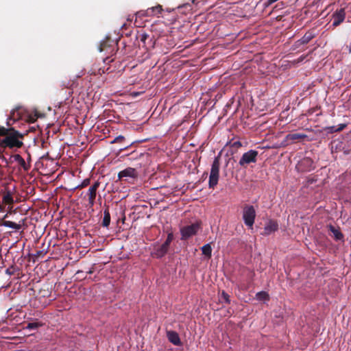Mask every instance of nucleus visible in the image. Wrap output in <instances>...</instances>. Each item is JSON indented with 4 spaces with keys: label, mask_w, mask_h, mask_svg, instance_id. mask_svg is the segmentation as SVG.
<instances>
[{
    "label": "nucleus",
    "mask_w": 351,
    "mask_h": 351,
    "mask_svg": "<svg viewBox=\"0 0 351 351\" xmlns=\"http://www.w3.org/2000/svg\"><path fill=\"white\" fill-rule=\"evenodd\" d=\"M24 134L16 130L13 128H10V132L0 142V146L3 148H21L23 145L22 139Z\"/></svg>",
    "instance_id": "obj_1"
},
{
    "label": "nucleus",
    "mask_w": 351,
    "mask_h": 351,
    "mask_svg": "<svg viewBox=\"0 0 351 351\" xmlns=\"http://www.w3.org/2000/svg\"><path fill=\"white\" fill-rule=\"evenodd\" d=\"M220 154L215 157L211 165L210 173L208 180L210 189H214L218 184L219 178Z\"/></svg>",
    "instance_id": "obj_2"
},
{
    "label": "nucleus",
    "mask_w": 351,
    "mask_h": 351,
    "mask_svg": "<svg viewBox=\"0 0 351 351\" xmlns=\"http://www.w3.org/2000/svg\"><path fill=\"white\" fill-rule=\"evenodd\" d=\"M256 210L252 205L245 204L243 208V219L245 226L252 228L256 218Z\"/></svg>",
    "instance_id": "obj_3"
},
{
    "label": "nucleus",
    "mask_w": 351,
    "mask_h": 351,
    "mask_svg": "<svg viewBox=\"0 0 351 351\" xmlns=\"http://www.w3.org/2000/svg\"><path fill=\"white\" fill-rule=\"evenodd\" d=\"M258 152L254 149H250L244 153L239 161V165L241 167L246 169L247 166L252 163H256Z\"/></svg>",
    "instance_id": "obj_4"
},
{
    "label": "nucleus",
    "mask_w": 351,
    "mask_h": 351,
    "mask_svg": "<svg viewBox=\"0 0 351 351\" xmlns=\"http://www.w3.org/2000/svg\"><path fill=\"white\" fill-rule=\"evenodd\" d=\"M200 226L197 223H193L189 226H184L181 228V239L182 240H187L190 237L195 235L199 230Z\"/></svg>",
    "instance_id": "obj_5"
},
{
    "label": "nucleus",
    "mask_w": 351,
    "mask_h": 351,
    "mask_svg": "<svg viewBox=\"0 0 351 351\" xmlns=\"http://www.w3.org/2000/svg\"><path fill=\"white\" fill-rule=\"evenodd\" d=\"M115 50H117V43L109 38H106L100 44V51H106L108 54L112 56L115 53Z\"/></svg>",
    "instance_id": "obj_6"
},
{
    "label": "nucleus",
    "mask_w": 351,
    "mask_h": 351,
    "mask_svg": "<svg viewBox=\"0 0 351 351\" xmlns=\"http://www.w3.org/2000/svg\"><path fill=\"white\" fill-rule=\"evenodd\" d=\"M100 182L99 181L95 182L92 186L88 189L86 195L88 196V206L92 208L95 202V198L97 196V191L98 188L99 187Z\"/></svg>",
    "instance_id": "obj_7"
},
{
    "label": "nucleus",
    "mask_w": 351,
    "mask_h": 351,
    "mask_svg": "<svg viewBox=\"0 0 351 351\" xmlns=\"http://www.w3.org/2000/svg\"><path fill=\"white\" fill-rule=\"evenodd\" d=\"M332 26L337 27L346 18V12L343 8H341L339 10H336L332 14Z\"/></svg>",
    "instance_id": "obj_8"
},
{
    "label": "nucleus",
    "mask_w": 351,
    "mask_h": 351,
    "mask_svg": "<svg viewBox=\"0 0 351 351\" xmlns=\"http://www.w3.org/2000/svg\"><path fill=\"white\" fill-rule=\"evenodd\" d=\"M2 204L12 206L14 204L13 193L7 189H1Z\"/></svg>",
    "instance_id": "obj_9"
},
{
    "label": "nucleus",
    "mask_w": 351,
    "mask_h": 351,
    "mask_svg": "<svg viewBox=\"0 0 351 351\" xmlns=\"http://www.w3.org/2000/svg\"><path fill=\"white\" fill-rule=\"evenodd\" d=\"M278 224L277 221L270 219L264 228V232L262 233L263 235H269L272 232L278 230Z\"/></svg>",
    "instance_id": "obj_10"
},
{
    "label": "nucleus",
    "mask_w": 351,
    "mask_h": 351,
    "mask_svg": "<svg viewBox=\"0 0 351 351\" xmlns=\"http://www.w3.org/2000/svg\"><path fill=\"white\" fill-rule=\"evenodd\" d=\"M330 235L333 237L336 241H341L343 239V234L341 233L339 228L330 224L328 226Z\"/></svg>",
    "instance_id": "obj_11"
},
{
    "label": "nucleus",
    "mask_w": 351,
    "mask_h": 351,
    "mask_svg": "<svg viewBox=\"0 0 351 351\" xmlns=\"http://www.w3.org/2000/svg\"><path fill=\"white\" fill-rule=\"evenodd\" d=\"M134 178L136 177V171L135 169L132 167L126 168L125 169L120 171L118 174V178L119 180H122L123 178Z\"/></svg>",
    "instance_id": "obj_12"
},
{
    "label": "nucleus",
    "mask_w": 351,
    "mask_h": 351,
    "mask_svg": "<svg viewBox=\"0 0 351 351\" xmlns=\"http://www.w3.org/2000/svg\"><path fill=\"white\" fill-rule=\"evenodd\" d=\"M167 337L168 340L175 346H180L181 341L180 337L176 331L169 330L167 332Z\"/></svg>",
    "instance_id": "obj_13"
},
{
    "label": "nucleus",
    "mask_w": 351,
    "mask_h": 351,
    "mask_svg": "<svg viewBox=\"0 0 351 351\" xmlns=\"http://www.w3.org/2000/svg\"><path fill=\"white\" fill-rule=\"evenodd\" d=\"M307 136L304 134L300 133H289L285 136L286 141H291L292 143L302 141L306 138Z\"/></svg>",
    "instance_id": "obj_14"
},
{
    "label": "nucleus",
    "mask_w": 351,
    "mask_h": 351,
    "mask_svg": "<svg viewBox=\"0 0 351 351\" xmlns=\"http://www.w3.org/2000/svg\"><path fill=\"white\" fill-rule=\"evenodd\" d=\"M168 250L169 248L167 247L162 244L155 249L154 252L152 253V256L157 258H162L167 253Z\"/></svg>",
    "instance_id": "obj_15"
},
{
    "label": "nucleus",
    "mask_w": 351,
    "mask_h": 351,
    "mask_svg": "<svg viewBox=\"0 0 351 351\" xmlns=\"http://www.w3.org/2000/svg\"><path fill=\"white\" fill-rule=\"evenodd\" d=\"M13 158L16 162L19 163V165L25 170L28 171L30 168V165L27 164L25 160L22 158V156L19 154H14Z\"/></svg>",
    "instance_id": "obj_16"
},
{
    "label": "nucleus",
    "mask_w": 351,
    "mask_h": 351,
    "mask_svg": "<svg viewBox=\"0 0 351 351\" xmlns=\"http://www.w3.org/2000/svg\"><path fill=\"white\" fill-rule=\"evenodd\" d=\"M346 127V124L341 123L337 126H328L324 128L328 133H334L342 131Z\"/></svg>",
    "instance_id": "obj_17"
},
{
    "label": "nucleus",
    "mask_w": 351,
    "mask_h": 351,
    "mask_svg": "<svg viewBox=\"0 0 351 351\" xmlns=\"http://www.w3.org/2000/svg\"><path fill=\"white\" fill-rule=\"evenodd\" d=\"M110 223V214L109 212V207L106 206V208L104 210V218L102 221V226L108 227Z\"/></svg>",
    "instance_id": "obj_18"
},
{
    "label": "nucleus",
    "mask_w": 351,
    "mask_h": 351,
    "mask_svg": "<svg viewBox=\"0 0 351 351\" xmlns=\"http://www.w3.org/2000/svg\"><path fill=\"white\" fill-rule=\"evenodd\" d=\"M315 37V34L313 31H308L300 38V40H301L302 43H303L304 45H306Z\"/></svg>",
    "instance_id": "obj_19"
},
{
    "label": "nucleus",
    "mask_w": 351,
    "mask_h": 351,
    "mask_svg": "<svg viewBox=\"0 0 351 351\" xmlns=\"http://www.w3.org/2000/svg\"><path fill=\"white\" fill-rule=\"evenodd\" d=\"M1 225L5 227L15 229L16 230H19L21 228V224L16 223L11 221H3Z\"/></svg>",
    "instance_id": "obj_20"
},
{
    "label": "nucleus",
    "mask_w": 351,
    "mask_h": 351,
    "mask_svg": "<svg viewBox=\"0 0 351 351\" xmlns=\"http://www.w3.org/2000/svg\"><path fill=\"white\" fill-rule=\"evenodd\" d=\"M202 252L204 255L208 258L212 256V247L210 243L206 244L202 247Z\"/></svg>",
    "instance_id": "obj_21"
},
{
    "label": "nucleus",
    "mask_w": 351,
    "mask_h": 351,
    "mask_svg": "<svg viewBox=\"0 0 351 351\" xmlns=\"http://www.w3.org/2000/svg\"><path fill=\"white\" fill-rule=\"evenodd\" d=\"M256 298L260 301H268L269 295L267 292L262 291L256 294Z\"/></svg>",
    "instance_id": "obj_22"
},
{
    "label": "nucleus",
    "mask_w": 351,
    "mask_h": 351,
    "mask_svg": "<svg viewBox=\"0 0 351 351\" xmlns=\"http://www.w3.org/2000/svg\"><path fill=\"white\" fill-rule=\"evenodd\" d=\"M162 7L160 5H157L156 6L148 8V12L152 13V16L160 14L162 12Z\"/></svg>",
    "instance_id": "obj_23"
},
{
    "label": "nucleus",
    "mask_w": 351,
    "mask_h": 351,
    "mask_svg": "<svg viewBox=\"0 0 351 351\" xmlns=\"http://www.w3.org/2000/svg\"><path fill=\"white\" fill-rule=\"evenodd\" d=\"M19 118V113L16 112L15 110H13L11 112V114L7 121V125L8 126H10L12 125V123H10V121L12 120H13V121H15L16 120H17Z\"/></svg>",
    "instance_id": "obj_24"
},
{
    "label": "nucleus",
    "mask_w": 351,
    "mask_h": 351,
    "mask_svg": "<svg viewBox=\"0 0 351 351\" xmlns=\"http://www.w3.org/2000/svg\"><path fill=\"white\" fill-rule=\"evenodd\" d=\"M138 17L152 16V13L148 12V9L146 10H141L136 13Z\"/></svg>",
    "instance_id": "obj_25"
},
{
    "label": "nucleus",
    "mask_w": 351,
    "mask_h": 351,
    "mask_svg": "<svg viewBox=\"0 0 351 351\" xmlns=\"http://www.w3.org/2000/svg\"><path fill=\"white\" fill-rule=\"evenodd\" d=\"M173 235L172 233H169L167 235V239L166 241L162 243V245H164L165 246L167 247L168 248L169 247V245H170V243H171V241H173Z\"/></svg>",
    "instance_id": "obj_26"
},
{
    "label": "nucleus",
    "mask_w": 351,
    "mask_h": 351,
    "mask_svg": "<svg viewBox=\"0 0 351 351\" xmlns=\"http://www.w3.org/2000/svg\"><path fill=\"white\" fill-rule=\"evenodd\" d=\"M230 145V147L232 149L233 148H235V149H239L241 147H242V143H241V141H230L229 143Z\"/></svg>",
    "instance_id": "obj_27"
},
{
    "label": "nucleus",
    "mask_w": 351,
    "mask_h": 351,
    "mask_svg": "<svg viewBox=\"0 0 351 351\" xmlns=\"http://www.w3.org/2000/svg\"><path fill=\"white\" fill-rule=\"evenodd\" d=\"M40 326H41V324L38 322H31L27 324V328L33 330V329L38 328Z\"/></svg>",
    "instance_id": "obj_28"
},
{
    "label": "nucleus",
    "mask_w": 351,
    "mask_h": 351,
    "mask_svg": "<svg viewBox=\"0 0 351 351\" xmlns=\"http://www.w3.org/2000/svg\"><path fill=\"white\" fill-rule=\"evenodd\" d=\"M138 38L140 39L141 42H142L144 45H145L146 40L149 38V36L146 33H142L138 35Z\"/></svg>",
    "instance_id": "obj_29"
},
{
    "label": "nucleus",
    "mask_w": 351,
    "mask_h": 351,
    "mask_svg": "<svg viewBox=\"0 0 351 351\" xmlns=\"http://www.w3.org/2000/svg\"><path fill=\"white\" fill-rule=\"evenodd\" d=\"M9 132H10V128H5L3 126H0V136H5Z\"/></svg>",
    "instance_id": "obj_30"
},
{
    "label": "nucleus",
    "mask_w": 351,
    "mask_h": 351,
    "mask_svg": "<svg viewBox=\"0 0 351 351\" xmlns=\"http://www.w3.org/2000/svg\"><path fill=\"white\" fill-rule=\"evenodd\" d=\"M89 184H90V179L87 178V179L84 180L83 182L80 185H78L76 188L77 189H82V188H84V187L87 186L88 185H89Z\"/></svg>",
    "instance_id": "obj_31"
},
{
    "label": "nucleus",
    "mask_w": 351,
    "mask_h": 351,
    "mask_svg": "<svg viewBox=\"0 0 351 351\" xmlns=\"http://www.w3.org/2000/svg\"><path fill=\"white\" fill-rule=\"evenodd\" d=\"M221 298L224 300V301L226 303H228V304L230 303V295L224 291H223L221 293Z\"/></svg>",
    "instance_id": "obj_32"
},
{
    "label": "nucleus",
    "mask_w": 351,
    "mask_h": 351,
    "mask_svg": "<svg viewBox=\"0 0 351 351\" xmlns=\"http://www.w3.org/2000/svg\"><path fill=\"white\" fill-rule=\"evenodd\" d=\"M302 45H304V44L302 43L300 39H299L294 43L291 48L293 50H296L297 49L300 48Z\"/></svg>",
    "instance_id": "obj_33"
},
{
    "label": "nucleus",
    "mask_w": 351,
    "mask_h": 351,
    "mask_svg": "<svg viewBox=\"0 0 351 351\" xmlns=\"http://www.w3.org/2000/svg\"><path fill=\"white\" fill-rule=\"evenodd\" d=\"M125 139V137L123 136H121V135H119L118 136H117L112 141V143H121L124 141Z\"/></svg>",
    "instance_id": "obj_34"
},
{
    "label": "nucleus",
    "mask_w": 351,
    "mask_h": 351,
    "mask_svg": "<svg viewBox=\"0 0 351 351\" xmlns=\"http://www.w3.org/2000/svg\"><path fill=\"white\" fill-rule=\"evenodd\" d=\"M306 56H307V55H302L298 59H297L296 60H294V62H296V63L301 62L306 58Z\"/></svg>",
    "instance_id": "obj_35"
},
{
    "label": "nucleus",
    "mask_w": 351,
    "mask_h": 351,
    "mask_svg": "<svg viewBox=\"0 0 351 351\" xmlns=\"http://www.w3.org/2000/svg\"><path fill=\"white\" fill-rule=\"evenodd\" d=\"M46 253L44 252L43 251L39 250V251L36 252V254H35V256L36 257L43 256Z\"/></svg>",
    "instance_id": "obj_36"
},
{
    "label": "nucleus",
    "mask_w": 351,
    "mask_h": 351,
    "mask_svg": "<svg viewBox=\"0 0 351 351\" xmlns=\"http://www.w3.org/2000/svg\"><path fill=\"white\" fill-rule=\"evenodd\" d=\"M131 156H133L131 158H136L138 156H143V153H140L139 154H138L137 153H135V152H132L130 154Z\"/></svg>",
    "instance_id": "obj_37"
},
{
    "label": "nucleus",
    "mask_w": 351,
    "mask_h": 351,
    "mask_svg": "<svg viewBox=\"0 0 351 351\" xmlns=\"http://www.w3.org/2000/svg\"><path fill=\"white\" fill-rule=\"evenodd\" d=\"M113 60L112 59H110V57H106L105 59H104V62H112Z\"/></svg>",
    "instance_id": "obj_38"
},
{
    "label": "nucleus",
    "mask_w": 351,
    "mask_h": 351,
    "mask_svg": "<svg viewBox=\"0 0 351 351\" xmlns=\"http://www.w3.org/2000/svg\"><path fill=\"white\" fill-rule=\"evenodd\" d=\"M11 269H12V268H8V269H7V270H6V273H7V274H10V275H12V274H14V272H13V271H11Z\"/></svg>",
    "instance_id": "obj_39"
},
{
    "label": "nucleus",
    "mask_w": 351,
    "mask_h": 351,
    "mask_svg": "<svg viewBox=\"0 0 351 351\" xmlns=\"http://www.w3.org/2000/svg\"><path fill=\"white\" fill-rule=\"evenodd\" d=\"M35 117H34V118H32V117H29V119H30V121H32V122H34V121L36 120V119H37L38 116H37L36 114H35Z\"/></svg>",
    "instance_id": "obj_40"
},
{
    "label": "nucleus",
    "mask_w": 351,
    "mask_h": 351,
    "mask_svg": "<svg viewBox=\"0 0 351 351\" xmlns=\"http://www.w3.org/2000/svg\"><path fill=\"white\" fill-rule=\"evenodd\" d=\"M93 272H94V270H93V268H92V269H89V271H87V273H88V274H93Z\"/></svg>",
    "instance_id": "obj_41"
},
{
    "label": "nucleus",
    "mask_w": 351,
    "mask_h": 351,
    "mask_svg": "<svg viewBox=\"0 0 351 351\" xmlns=\"http://www.w3.org/2000/svg\"><path fill=\"white\" fill-rule=\"evenodd\" d=\"M349 53H351V43H350V45H349Z\"/></svg>",
    "instance_id": "obj_42"
},
{
    "label": "nucleus",
    "mask_w": 351,
    "mask_h": 351,
    "mask_svg": "<svg viewBox=\"0 0 351 351\" xmlns=\"http://www.w3.org/2000/svg\"><path fill=\"white\" fill-rule=\"evenodd\" d=\"M313 180H308V183H313Z\"/></svg>",
    "instance_id": "obj_43"
},
{
    "label": "nucleus",
    "mask_w": 351,
    "mask_h": 351,
    "mask_svg": "<svg viewBox=\"0 0 351 351\" xmlns=\"http://www.w3.org/2000/svg\"><path fill=\"white\" fill-rule=\"evenodd\" d=\"M306 162H311V161L310 160H305Z\"/></svg>",
    "instance_id": "obj_44"
},
{
    "label": "nucleus",
    "mask_w": 351,
    "mask_h": 351,
    "mask_svg": "<svg viewBox=\"0 0 351 351\" xmlns=\"http://www.w3.org/2000/svg\"><path fill=\"white\" fill-rule=\"evenodd\" d=\"M125 27H126V25L123 24V26H122V28H125Z\"/></svg>",
    "instance_id": "obj_45"
}]
</instances>
